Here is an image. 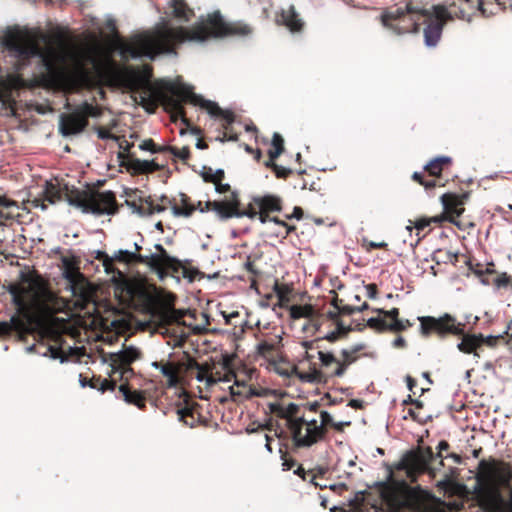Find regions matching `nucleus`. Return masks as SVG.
<instances>
[{
	"instance_id": "nucleus-13",
	"label": "nucleus",
	"mask_w": 512,
	"mask_h": 512,
	"mask_svg": "<svg viewBox=\"0 0 512 512\" xmlns=\"http://www.w3.org/2000/svg\"><path fill=\"white\" fill-rule=\"evenodd\" d=\"M503 9L499 0H453L451 3V13L455 14L456 18L467 21H470L477 11L489 17Z\"/></svg>"
},
{
	"instance_id": "nucleus-23",
	"label": "nucleus",
	"mask_w": 512,
	"mask_h": 512,
	"mask_svg": "<svg viewBox=\"0 0 512 512\" xmlns=\"http://www.w3.org/2000/svg\"><path fill=\"white\" fill-rule=\"evenodd\" d=\"M152 366L159 369L167 379L169 388L177 387L181 383V374L185 371V363L173 361H155Z\"/></svg>"
},
{
	"instance_id": "nucleus-18",
	"label": "nucleus",
	"mask_w": 512,
	"mask_h": 512,
	"mask_svg": "<svg viewBox=\"0 0 512 512\" xmlns=\"http://www.w3.org/2000/svg\"><path fill=\"white\" fill-rule=\"evenodd\" d=\"M274 371L280 376H284L290 378L292 376L297 377L303 382L308 383H320L325 379V375L321 369L315 367V365H311L308 371H299L297 366L290 364L287 361L283 360V357L276 362L271 363Z\"/></svg>"
},
{
	"instance_id": "nucleus-16",
	"label": "nucleus",
	"mask_w": 512,
	"mask_h": 512,
	"mask_svg": "<svg viewBox=\"0 0 512 512\" xmlns=\"http://www.w3.org/2000/svg\"><path fill=\"white\" fill-rule=\"evenodd\" d=\"M320 418L321 423L318 424L315 418L305 415V424H303L298 448L311 447L325 438L328 428L334 425V420L327 411H321Z\"/></svg>"
},
{
	"instance_id": "nucleus-8",
	"label": "nucleus",
	"mask_w": 512,
	"mask_h": 512,
	"mask_svg": "<svg viewBox=\"0 0 512 512\" xmlns=\"http://www.w3.org/2000/svg\"><path fill=\"white\" fill-rule=\"evenodd\" d=\"M375 487L381 499L393 509L420 512L425 505L426 492L419 486L411 487L405 481L394 480L392 471L386 481L377 482Z\"/></svg>"
},
{
	"instance_id": "nucleus-19",
	"label": "nucleus",
	"mask_w": 512,
	"mask_h": 512,
	"mask_svg": "<svg viewBox=\"0 0 512 512\" xmlns=\"http://www.w3.org/2000/svg\"><path fill=\"white\" fill-rule=\"evenodd\" d=\"M206 211H214L220 219L245 216L244 210H240L237 192H232L230 199L227 201H207L205 209L200 208V212Z\"/></svg>"
},
{
	"instance_id": "nucleus-50",
	"label": "nucleus",
	"mask_w": 512,
	"mask_h": 512,
	"mask_svg": "<svg viewBox=\"0 0 512 512\" xmlns=\"http://www.w3.org/2000/svg\"><path fill=\"white\" fill-rule=\"evenodd\" d=\"M97 383H99V390L105 392L107 390L113 391L116 388V379H107L98 376Z\"/></svg>"
},
{
	"instance_id": "nucleus-38",
	"label": "nucleus",
	"mask_w": 512,
	"mask_h": 512,
	"mask_svg": "<svg viewBox=\"0 0 512 512\" xmlns=\"http://www.w3.org/2000/svg\"><path fill=\"white\" fill-rule=\"evenodd\" d=\"M168 206L169 204L167 202H162L161 200L160 203L155 204L149 197L139 206L138 212L143 215H152L154 213L164 212Z\"/></svg>"
},
{
	"instance_id": "nucleus-43",
	"label": "nucleus",
	"mask_w": 512,
	"mask_h": 512,
	"mask_svg": "<svg viewBox=\"0 0 512 512\" xmlns=\"http://www.w3.org/2000/svg\"><path fill=\"white\" fill-rule=\"evenodd\" d=\"M319 341H320V339L302 342V346L305 349L303 359L309 362V368L311 367V365H313L312 360L315 358V354L312 353V351L318 350L319 347H318L317 343ZM314 365L316 366V363H314Z\"/></svg>"
},
{
	"instance_id": "nucleus-17",
	"label": "nucleus",
	"mask_w": 512,
	"mask_h": 512,
	"mask_svg": "<svg viewBox=\"0 0 512 512\" xmlns=\"http://www.w3.org/2000/svg\"><path fill=\"white\" fill-rule=\"evenodd\" d=\"M132 146L133 143L124 141L120 144V148L123 149V151L118 153L121 165L129 172L135 175H144L164 169L165 165H160L155 160H140L136 158L132 153H130Z\"/></svg>"
},
{
	"instance_id": "nucleus-29",
	"label": "nucleus",
	"mask_w": 512,
	"mask_h": 512,
	"mask_svg": "<svg viewBox=\"0 0 512 512\" xmlns=\"http://www.w3.org/2000/svg\"><path fill=\"white\" fill-rule=\"evenodd\" d=\"M141 357V352L133 347H125L118 353L110 355L111 366H131V364Z\"/></svg>"
},
{
	"instance_id": "nucleus-36",
	"label": "nucleus",
	"mask_w": 512,
	"mask_h": 512,
	"mask_svg": "<svg viewBox=\"0 0 512 512\" xmlns=\"http://www.w3.org/2000/svg\"><path fill=\"white\" fill-rule=\"evenodd\" d=\"M317 355L320 366L328 371L329 376H332L331 371L337 370L338 365H341L340 360L332 352L317 350Z\"/></svg>"
},
{
	"instance_id": "nucleus-41",
	"label": "nucleus",
	"mask_w": 512,
	"mask_h": 512,
	"mask_svg": "<svg viewBox=\"0 0 512 512\" xmlns=\"http://www.w3.org/2000/svg\"><path fill=\"white\" fill-rule=\"evenodd\" d=\"M272 148L268 151V156L272 159L278 158L284 151V139L283 137L275 132L271 142Z\"/></svg>"
},
{
	"instance_id": "nucleus-31",
	"label": "nucleus",
	"mask_w": 512,
	"mask_h": 512,
	"mask_svg": "<svg viewBox=\"0 0 512 512\" xmlns=\"http://www.w3.org/2000/svg\"><path fill=\"white\" fill-rule=\"evenodd\" d=\"M197 370L196 378L198 381H206L208 385H212L217 383L220 378L215 377L212 372L211 368L208 364L202 365L199 364L195 359H189L187 364H185V371L186 370Z\"/></svg>"
},
{
	"instance_id": "nucleus-53",
	"label": "nucleus",
	"mask_w": 512,
	"mask_h": 512,
	"mask_svg": "<svg viewBox=\"0 0 512 512\" xmlns=\"http://www.w3.org/2000/svg\"><path fill=\"white\" fill-rule=\"evenodd\" d=\"M494 284L497 287H507L508 285H512V277L506 273H502L494 279Z\"/></svg>"
},
{
	"instance_id": "nucleus-57",
	"label": "nucleus",
	"mask_w": 512,
	"mask_h": 512,
	"mask_svg": "<svg viewBox=\"0 0 512 512\" xmlns=\"http://www.w3.org/2000/svg\"><path fill=\"white\" fill-rule=\"evenodd\" d=\"M201 177L203 178V180L207 183H213L214 181V171L211 167H208V166H203L202 167V170H201V173H200Z\"/></svg>"
},
{
	"instance_id": "nucleus-10",
	"label": "nucleus",
	"mask_w": 512,
	"mask_h": 512,
	"mask_svg": "<svg viewBox=\"0 0 512 512\" xmlns=\"http://www.w3.org/2000/svg\"><path fill=\"white\" fill-rule=\"evenodd\" d=\"M101 114L102 110L99 106L85 101L73 112L60 115L59 131L65 137L79 134L88 126L89 117H99Z\"/></svg>"
},
{
	"instance_id": "nucleus-30",
	"label": "nucleus",
	"mask_w": 512,
	"mask_h": 512,
	"mask_svg": "<svg viewBox=\"0 0 512 512\" xmlns=\"http://www.w3.org/2000/svg\"><path fill=\"white\" fill-rule=\"evenodd\" d=\"M451 163L452 159L450 157H436L425 165L424 170L427 172L430 179H439L441 182L445 183L442 177V172L450 167Z\"/></svg>"
},
{
	"instance_id": "nucleus-14",
	"label": "nucleus",
	"mask_w": 512,
	"mask_h": 512,
	"mask_svg": "<svg viewBox=\"0 0 512 512\" xmlns=\"http://www.w3.org/2000/svg\"><path fill=\"white\" fill-rule=\"evenodd\" d=\"M434 457L430 447L409 451L395 465V469L405 471L407 477L414 482L420 474L426 472Z\"/></svg>"
},
{
	"instance_id": "nucleus-52",
	"label": "nucleus",
	"mask_w": 512,
	"mask_h": 512,
	"mask_svg": "<svg viewBox=\"0 0 512 512\" xmlns=\"http://www.w3.org/2000/svg\"><path fill=\"white\" fill-rule=\"evenodd\" d=\"M362 246L366 249V251H371L372 249H387L388 244L386 242H374L369 241L367 239H363Z\"/></svg>"
},
{
	"instance_id": "nucleus-59",
	"label": "nucleus",
	"mask_w": 512,
	"mask_h": 512,
	"mask_svg": "<svg viewBox=\"0 0 512 512\" xmlns=\"http://www.w3.org/2000/svg\"><path fill=\"white\" fill-rule=\"evenodd\" d=\"M244 268L255 277H257L261 274V271L256 268L254 261L251 260L250 256L247 258V261L244 263Z\"/></svg>"
},
{
	"instance_id": "nucleus-51",
	"label": "nucleus",
	"mask_w": 512,
	"mask_h": 512,
	"mask_svg": "<svg viewBox=\"0 0 512 512\" xmlns=\"http://www.w3.org/2000/svg\"><path fill=\"white\" fill-rule=\"evenodd\" d=\"M374 311L377 312L379 315L384 316V318L390 319L391 321H399L400 320V318H399L400 311L396 307H394L390 310H384V309L379 308V309H375Z\"/></svg>"
},
{
	"instance_id": "nucleus-21",
	"label": "nucleus",
	"mask_w": 512,
	"mask_h": 512,
	"mask_svg": "<svg viewBox=\"0 0 512 512\" xmlns=\"http://www.w3.org/2000/svg\"><path fill=\"white\" fill-rule=\"evenodd\" d=\"M292 319L307 318L308 324L303 327L305 331L316 333L324 323V316L319 313L311 304L292 305L289 308Z\"/></svg>"
},
{
	"instance_id": "nucleus-20",
	"label": "nucleus",
	"mask_w": 512,
	"mask_h": 512,
	"mask_svg": "<svg viewBox=\"0 0 512 512\" xmlns=\"http://www.w3.org/2000/svg\"><path fill=\"white\" fill-rule=\"evenodd\" d=\"M469 198V193H445L441 196V202L444 208V214L439 217H444V221L457 224L456 218L460 217L465 211V203Z\"/></svg>"
},
{
	"instance_id": "nucleus-5",
	"label": "nucleus",
	"mask_w": 512,
	"mask_h": 512,
	"mask_svg": "<svg viewBox=\"0 0 512 512\" xmlns=\"http://www.w3.org/2000/svg\"><path fill=\"white\" fill-rule=\"evenodd\" d=\"M449 8L434 6L433 13L429 10L415 6L407 1L403 6L391 7L381 14L384 27L397 34L417 32L421 24H425L424 39L427 46H435L439 41L443 25L448 19L456 17Z\"/></svg>"
},
{
	"instance_id": "nucleus-7",
	"label": "nucleus",
	"mask_w": 512,
	"mask_h": 512,
	"mask_svg": "<svg viewBox=\"0 0 512 512\" xmlns=\"http://www.w3.org/2000/svg\"><path fill=\"white\" fill-rule=\"evenodd\" d=\"M420 322V333L423 337L437 335L439 338H445L448 335L461 336V342L457 348L465 354H473L480 357V351L484 345L494 347L498 338L494 336L485 337L483 334H466L465 324L457 322L456 318L450 314H444L439 318L433 316L418 317Z\"/></svg>"
},
{
	"instance_id": "nucleus-1",
	"label": "nucleus",
	"mask_w": 512,
	"mask_h": 512,
	"mask_svg": "<svg viewBox=\"0 0 512 512\" xmlns=\"http://www.w3.org/2000/svg\"><path fill=\"white\" fill-rule=\"evenodd\" d=\"M93 62L97 75L105 79L108 84L122 87L132 93H139V104L149 113H154L158 104H161L173 120L180 119L187 126L190 125L186 117L184 103L200 106L213 118L221 121V129L228 130L236 120L231 110L222 109L216 102L206 100L193 92V88L182 83L162 80L156 85L150 83L152 67L143 65H119L113 59L107 58L103 62Z\"/></svg>"
},
{
	"instance_id": "nucleus-45",
	"label": "nucleus",
	"mask_w": 512,
	"mask_h": 512,
	"mask_svg": "<svg viewBox=\"0 0 512 512\" xmlns=\"http://www.w3.org/2000/svg\"><path fill=\"white\" fill-rule=\"evenodd\" d=\"M167 152L172 154L175 158L182 160L184 163L190 158V149L188 146H184L181 149L167 145Z\"/></svg>"
},
{
	"instance_id": "nucleus-15",
	"label": "nucleus",
	"mask_w": 512,
	"mask_h": 512,
	"mask_svg": "<svg viewBox=\"0 0 512 512\" xmlns=\"http://www.w3.org/2000/svg\"><path fill=\"white\" fill-rule=\"evenodd\" d=\"M270 411L278 418L286 420V426L291 434L295 447L298 448L299 438L305 424V414L301 413L298 404L289 403L287 406L281 403L270 404Z\"/></svg>"
},
{
	"instance_id": "nucleus-2",
	"label": "nucleus",
	"mask_w": 512,
	"mask_h": 512,
	"mask_svg": "<svg viewBox=\"0 0 512 512\" xmlns=\"http://www.w3.org/2000/svg\"><path fill=\"white\" fill-rule=\"evenodd\" d=\"M253 28L242 21H225L219 11L208 14L206 19L190 28L163 24L152 31L135 34L128 41L120 40L118 49L122 58L176 53L178 45L185 42H204L211 38L245 37Z\"/></svg>"
},
{
	"instance_id": "nucleus-4",
	"label": "nucleus",
	"mask_w": 512,
	"mask_h": 512,
	"mask_svg": "<svg viewBox=\"0 0 512 512\" xmlns=\"http://www.w3.org/2000/svg\"><path fill=\"white\" fill-rule=\"evenodd\" d=\"M5 46L22 58L41 56L46 73L42 74V85L58 88L68 93H77L95 85L92 72L83 63H79L74 73H67L61 65L62 56L53 48L42 51L38 43L29 35L20 31L10 32L4 39Z\"/></svg>"
},
{
	"instance_id": "nucleus-27",
	"label": "nucleus",
	"mask_w": 512,
	"mask_h": 512,
	"mask_svg": "<svg viewBox=\"0 0 512 512\" xmlns=\"http://www.w3.org/2000/svg\"><path fill=\"white\" fill-rule=\"evenodd\" d=\"M119 392L128 404L135 405L141 410L146 408L147 393L145 391L132 390L128 383H123L119 386Z\"/></svg>"
},
{
	"instance_id": "nucleus-46",
	"label": "nucleus",
	"mask_w": 512,
	"mask_h": 512,
	"mask_svg": "<svg viewBox=\"0 0 512 512\" xmlns=\"http://www.w3.org/2000/svg\"><path fill=\"white\" fill-rule=\"evenodd\" d=\"M112 367V373L110 376L119 373V379L123 380L125 379L126 382L128 379L134 374L133 369L131 366H111Z\"/></svg>"
},
{
	"instance_id": "nucleus-22",
	"label": "nucleus",
	"mask_w": 512,
	"mask_h": 512,
	"mask_svg": "<svg viewBox=\"0 0 512 512\" xmlns=\"http://www.w3.org/2000/svg\"><path fill=\"white\" fill-rule=\"evenodd\" d=\"M282 346V337L273 335L259 340L256 345V352L271 364L282 358Z\"/></svg>"
},
{
	"instance_id": "nucleus-64",
	"label": "nucleus",
	"mask_w": 512,
	"mask_h": 512,
	"mask_svg": "<svg viewBox=\"0 0 512 512\" xmlns=\"http://www.w3.org/2000/svg\"><path fill=\"white\" fill-rule=\"evenodd\" d=\"M365 288L367 291V296L370 299H375L377 297L378 287L375 283H370V284L366 285Z\"/></svg>"
},
{
	"instance_id": "nucleus-63",
	"label": "nucleus",
	"mask_w": 512,
	"mask_h": 512,
	"mask_svg": "<svg viewBox=\"0 0 512 512\" xmlns=\"http://www.w3.org/2000/svg\"><path fill=\"white\" fill-rule=\"evenodd\" d=\"M348 512H364L362 499L355 498L350 502V510Z\"/></svg>"
},
{
	"instance_id": "nucleus-61",
	"label": "nucleus",
	"mask_w": 512,
	"mask_h": 512,
	"mask_svg": "<svg viewBox=\"0 0 512 512\" xmlns=\"http://www.w3.org/2000/svg\"><path fill=\"white\" fill-rule=\"evenodd\" d=\"M418 410H419V409H417L416 407H414V408H409V409H408L407 414H408V416H409L411 419H413L414 421H417V422H419V423H424V422H425V418H424V417H422V416L420 415V413L418 412Z\"/></svg>"
},
{
	"instance_id": "nucleus-35",
	"label": "nucleus",
	"mask_w": 512,
	"mask_h": 512,
	"mask_svg": "<svg viewBox=\"0 0 512 512\" xmlns=\"http://www.w3.org/2000/svg\"><path fill=\"white\" fill-rule=\"evenodd\" d=\"M173 15L185 22L190 21L194 16V11L184 0H172Z\"/></svg>"
},
{
	"instance_id": "nucleus-24",
	"label": "nucleus",
	"mask_w": 512,
	"mask_h": 512,
	"mask_svg": "<svg viewBox=\"0 0 512 512\" xmlns=\"http://www.w3.org/2000/svg\"><path fill=\"white\" fill-rule=\"evenodd\" d=\"M201 406L197 402L185 400L183 407H178L176 410L178 420L183 422L184 425L194 428L202 423Z\"/></svg>"
},
{
	"instance_id": "nucleus-48",
	"label": "nucleus",
	"mask_w": 512,
	"mask_h": 512,
	"mask_svg": "<svg viewBox=\"0 0 512 512\" xmlns=\"http://www.w3.org/2000/svg\"><path fill=\"white\" fill-rule=\"evenodd\" d=\"M412 326H413V323L408 319H400L399 321H391V332H393V333L403 332Z\"/></svg>"
},
{
	"instance_id": "nucleus-32",
	"label": "nucleus",
	"mask_w": 512,
	"mask_h": 512,
	"mask_svg": "<svg viewBox=\"0 0 512 512\" xmlns=\"http://www.w3.org/2000/svg\"><path fill=\"white\" fill-rule=\"evenodd\" d=\"M366 327H369L377 332H386V331H389L391 332V321H387L386 318H384V316L382 315H379V317H372V318H369L366 322V324L364 323H356L355 324V329L357 331H363Z\"/></svg>"
},
{
	"instance_id": "nucleus-37",
	"label": "nucleus",
	"mask_w": 512,
	"mask_h": 512,
	"mask_svg": "<svg viewBox=\"0 0 512 512\" xmlns=\"http://www.w3.org/2000/svg\"><path fill=\"white\" fill-rule=\"evenodd\" d=\"M412 179L422 185L427 191L432 190L437 186L442 187L445 185V183L441 182L439 179H430L425 170L423 172H414L412 174Z\"/></svg>"
},
{
	"instance_id": "nucleus-58",
	"label": "nucleus",
	"mask_w": 512,
	"mask_h": 512,
	"mask_svg": "<svg viewBox=\"0 0 512 512\" xmlns=\"http://www.w3.org/2000/svg\"><path fill=\"white\" fill-rule=\"evenodd\" d=\"M336 323V330L335 331H339V335L341 337H345L349 332H351L352 330H356L355 329V326L352 327L351 325L349 326H345L341 320H337Z\"/></svg>"
},
{
	"instance_id": "nucleus-28",
	"label": "nucleus",
	"mask_w": 512,
	"mask_h": 512,
	"mask_svg": "<svg viewBox=\"0 0 512 512\" xmlns=\"http://www.w3.org/2000/svg\"><path fill=\"white\" fill-rule=\"evenodd\" d=\"M363 344H358L350 349H343L341 351L342 360H340L341 365H338L337 370L331 371V375L334 377H341L344 375L347 367L354 363L358 356L357 354L364 349Z\"/></svg>"
},
{
	"instance_id": "nucleus-49",
	"label": "nucleus",
	"mask_w": 512,
	"mask_h": 512,
	"mask_svg": "<svg viewBox=\"0 0 512 512\" xmlns=\"http://www.w3.org/2000/svg\"><path fill=\"white\" fill-rule=\"evenodd\" d=\"M238 134L234 131L233 126H230L228 130H222L221 134L216 137L217 141L226 142V141H238Z\"/></svg>"
},
{
	"instance_id": "nucleus-39",
	"label": "nucleus",
	"mask_w": 512,
	"mask_h": 512,
	"mask_svg": "<svg viewBox=\"0 0 512 512\" xmlns=\"http://www.w3.org/2000/svg\"><path fill=\"white\" fill-rule=\"evenodd\" d=\"M444 221V217L434 216V217H420L416 220H410V225L407 227L411 229V225L418 231H424L431 224L440 225Z\"/></svg>"
},
{
	"instance_id": "nucleus-54",
	"label": "nucleus",
	"mask_w": 512,
	"mask_h": 512,
	"mask_svg": "<svg viewBox=\"0 0 512 512\" xmlns=\"http://www.w3.org/2000/svg\"><path fill=\"white\" fill-rule=\"evenodd\" d=\"M99 260H102L103 266L105 267V270L107 272L112 271L113 269V262L114 258H110L106 253L104 252H98V256L96 257Z\"/></svg>"
},
{
	"instance_id": "nucleus-33",
	"label": "nucleus",
	"mask_w": 512,
	"mask_h": 512,
	"mask_svg": "<svg viewBox=\"0 0 512 512\" xmlns=\"http://www.w3.org/2000/svg\"><path fill=\"white\" fill-rule=\"evenodd\" d=\"M292 291L293 288L289 284L279 283L278 280H276L273 285V292L277 297V303L275 306H279L281 308L286 307L291 301Z\"/></svg>"
},
{
	"instance_id": "nucleus-34",
	"label": "nucleus",
	"mask_w": 512,
	"mask_h": 512,
	"mask_svg": "<svg viewBox=\"0 0 512 512\" xmlns=\"http://www.w3.org/2000/svg\"><path fill=\"white\" fill-rule=\"evenodd\" d=\"M114 260L126 264L140 263L149 266V255H141L140 253H133L127 250H119L114 255Z\"/></svg>"
},
{
	"instance_id": "nucleus-6",
	"label": "nucleus",
	"mask_w": 512,
	"mask_h": 512,
	"mask_svg": "<svg viewBox=\"0 0 512 512\" xmlns=\"http://www.w3.org/2000/svg\"><path fill=\"white\" fill-rule=\"evenodd\" d=\"M475 497L485 512H512V466L502 460L482 459L476 474Z\"/></svg>"
},
{
	"instance_id": "nucleus-26",
	"label": "nucleus",
	"mask_w": 512,
	"mask_h": 512,
	"mask_svg": "<svg viewBox=\"0 0 512 512\" xmlns=\"http://www.w3.org/2000/svg\"><path fill=\"white\" fill-rule=\"evenodd\" d=\"M180 198L181 206L176 203L175 199H170L165 195L161 196V201L167 202L169 204V207L172 209L174 216L190 217L196 210V206L190 203V199L186 194L181 193Z\"/></svg>"
},
{
	"instance_id": "nucleus-11",
	"label": "nucleus",
	"mask_w": 512,
	"mask_h": 512,
	"mask_svg": "<svg viewBox=\"0 0 512 512\" xmlns=\"http://www.w3.org/2000/svg\"><path fill=\"white\" fill-rule=\"evenodd\" d=\"M283 209V200L280 196L274 194H265L254 196L244 214L250 219L258 218L261 223L272 222V219H278L274 213L281 212Z\"/></svg>"
},
{
	"instance_id": "nucleus-9",
	"label": "nucleus",
	"mask_w": 512,
	"mask_h": 512,
	"mask_svg": "<svg viewBox=\"0 0 512 512\" xmlns=\"http://www.w3.org/2000/svg\"><path fill=\"white\" fill-rule=\"evenodd\" d=\"M64 194L70 205L80 208L84 213L111 215L118 210L116 196L112 191L99 192L90 186L80 190L65 185Z\"/></svg>"
},
{
	"instance_id": "nucleus-40",
	"label": "nucleus",
	"mask_w": 512,
	"mask_h": 512,
	"mask_svg": "<svg viewBox=\"0 0 512 512\" xmlns=\"http://www.w3.org/2000/svg\"><path fill=\"white\" fill-rule=\"evenodd\" d=\"M185 313L175 308H167L161 312L160 318L166 324L181 323Z\"/></svg>"
},
{
	"instance_id": "nucleus-25",
	"label": "nucleus",
	"mask_w": 512,
	"mask_h": 512,
	"mask_svg": "<svg viewBox=\"0 0 512 512\" xmlns=\"http://www.w3.org/2000/svg\"><path fill=\"white\" fill-rule=\"evenodd\" d=\"M276 23L278 25H284L293 33L301 32L304 27V22L299 17L294 5H290L287 9H282L281 12L276 15Z\"/></svg>"
},
{
	"instance_id": "nucleus-60",
	"label": "nucleus",
	"mask_w": 512,
	"mask_h": 512,
	"mask_svg": "<svg viewBox=\"0 0 512 512\" xmlns=\"http://www.w3.org/2000/svg\"><path fill=\"white\" fill-rule=\"evenodd\" d=\"M402 405H403V406H406V405H412V406L416 407L417 409H422V408H423V406H424V404H423V402H422V401H420V400H418V399H414V398H412V396H411V395H408V396L406 397V399H404V400L402 401Z\"/></svg>"
},
{
	"instance_id": "nucleus-62",
	"label": "nucleus",
	"mask_w": 512,
	"mask_h": 512,
	"mask_svg": "<svg viewBox=\"0 0 512 512\" xmlns=\"http://www.w3.org/2000/svg\"><path fill=\"white\" fill-rule=\"evenodd\" d=\"M97 135L102 140L116 139V136L114 134H112L108 129L103 127H99L97 129Z\"/></svg>"
},
{
	"instance_id": "nucleus-12",
	"label": "nucleus",
	"mask_w": 512,
	"mask_h": 512,
	"mask_svg": "<svg viewBox=\"0 0 512 512\" xmlns=\"http://www.w3.org/2000/svg\"><path fill=\"white\" fill-rule=\"evenodd\" d=\"M157 254L149 255V267L154 270L159 278L163 279L169 273L174 276L181 273L184 278L194 279L193 272L185 268L180 260L171 257L161 244H156Z\"/></svg>"
},
{
	"instance_id": "nucleus-55",
	"label": "nucleus",
	"mask_w": 512,
	"mask_h": 512,
	"mask_svg": "<svg viewBox=\"0 0 512 512\" xmlns=\"http://www.w3.org/2000/svg\"><path fill=\"white\" fill-rule=\"evenodd\" d=\"M272 222L285 228V234L283 235V238H286L288 235H290L292 232L296 230V227L294 225H289L287 222L279 218L272 219Z\"/></svg>"
},
{
	"instance_id": "nucleus-44",
	"label": "nucleus",
	"mask_w": 512,
	"mask_h": 512,
	"mask_svg": "<svg viewBox=\"0 0 512 512\" xmlns=\"http://www.w3.org/2000/svg\"><path fill=\"white\" fill-rule=\"evenodd\" d=\"M167 145H157L153 139H145L139 144V149L151 153H167Z\"/></svg>"
},
{
	"instance_id": "nucleus-3",
	"label": "nucleus",
	"mask_w": 512,
	"mask_h": 512,
	"mask_svg": "<svg viewBox=\"0 0 512 512\" xmlns=\"http://www.w3.org/2000/svg\"><path fill=\"white\" fill-rule=\"evenodd\" d=\"M19 283L10 284L8 292L16 306L9 322H0V337L15 332L21 339L33 332L39 314L52 313L54 294L37 272L21 273Z\"/></svg>"
},
{
	"instance_id": "nucleus-47",
	"label": "nucleus",
	"mask_w": 512,
	"mask_h": 512,
	"mask_svg": "<svg viewBox=\"0 0 512 512\" xmlns=\"http://www.w3.org/2000/svg\"><path fill=\"white\" fill-rule=\"evenodd\" d=\"M369 308V304L364 302L361 306L341 305L339 312L340 315H352L355 312H362Z\"/></svg>"
},
{
	"instance_id": "nucleus-42",
	"label": "nucleus",
	"mask_w": 512,
	"mask_h": 512,
	"mask_svg": "<svg viewBox=\"0 0 512 512\" xmlns=\"http://www.w3.org/2000/svg\"><path fill=\"white\" fill-rule=\"evenodd\" d=\"M62 198V191L54 184L49 183L44 191V201L54 204Z\"/></svg>"
},
{
	"instance_id": "nucleus-56",
	"label": "nucleus",
	"mask_w": 512,
	"mask_h": 512,
	"mask_svg": "<svg viewBox=\"0 0 512 512\" xmlns=\"http://www.w3.org/2000/svg\"><path fill=\"white\" fill-rule=\"evenodd\" d=\"M273 172L277 178L286 179L292 173V170L277 164L274 165Z\"/></svg>"
}]
</instances>
